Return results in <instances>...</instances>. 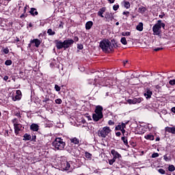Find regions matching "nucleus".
Instances as JSON below:
<instances>
[{"mask_svg":"<svg viewBox=\"0 0 175 175\" xmlns=\"http://www.w3.org/2000/svg\"><path fill=\"white\" fill-rule=\"evenodd\" d=\"M100 47L105 53H110L113 50V45H111V42L109 40H105L100 42Z\"/></svg>","mask_w":175,"mask_h":175,"instance_id":"1","label":"nucleus"},{"mask_svg":"<svg viewBox=\"0 0 175 175\" xmlns=\"http://www.w3.org/2000/svg\"><path fill=\"white\" fill-rule=\"evenodd\" d=\"M161 28H165V23H162V21L159 20L152 27L153 35L160 36L161 32H162L161 30Z\"/></svg>","mask_w":175,"mask_h":175,"instance_id":"2","label":"nucleus"},{"mask_svg":"<svg viewBox=\"0 0 175 175\" xmlns=\"http://www.w3.org/2000/svg\"><path fill=\"white\" fill-rule=\"evenodd\" d=\"M103 111V107L102 106L98 105L95 109V113L93 114L92 118L94 121L98 122L101 118H103V113L102 111Z\"/></svg>","mask_w":175,"mask_h":175,"instance_id":"3","label":"nucleus"},{"mask_svg":"<svg viewBox=\"0 0 175 175\" xmlns=\"http://www.w3.org/2000/svg\"><path fill=\"white\" fill-rule=\"evenodd\" d=\"M65 142H64V139L57 137L55 139V141L53 142V146L56 148L57 150H64L65 148Z\"/></svg>","mask_w":175,"mask_h":175,"instance_id":"4","label":"nucleus"},{"mask_svg":"<svg viewBox=\"0 0 175 175\" xmlns=\"http://www.w3.org/2000/svg\"><path fill=\"white\" fill-rule=\"evenodd\" d=\"M111 132V129L109 126H105L101 130L98 131V135L99 137L105 138L106 136L109 135V133Z\"/></svg>","mask_w":175,"mask_h":175,"instance_id":"5","label":"nucleus"},{"mask_svg":"<svg viewBox=\"0 0 175 175\" xmlns=\"http://www.w3.org/2000/svg\"><path fill=\"white\" fill-rule=\"evenodd\" d=\"M12 122L14 124L15 133L16 135H18V132H20V131H21V128H23V126L21 125V124L17 122L16 118L12 120Z\"/></svg>","mask_w":175,"mask_h":175,"instance_id":"6","label":"nucleus"},{"mask_svg":"<svg viewBox=\"0 0 175 175\" xmlns=\"http://www.w3.org/2000/svg\"><path fill=\"white\" fill-rule=\"evenodd\" d=\"M64 44V49H68L71 44H73L75 43V41L72 39L66 40L63 42Z\"/></svg>","mask_w":175,"mask_h":175,"instance_id":"7","label":"nucleus"},{"mask_svg":"<svg viewBox=\"0 0 175 175\" xmlns=\"http://www.w3.org/2000/svg\"><path fill=\"white\" fill-rule=\"evenodd\" d=\"M55 43L56 44V47L58 50H61V49H65V46L64 44V42L59 40H55Z\"/></svg>","mask_w":175,"mask_h":175,"instance_id":"8","label":"nucleus"},{"mask_svg":"<svg viewBox=\"0 0 175 175\" xmlns=\"http://www.w3.org/2000/svg\"><path fill=\"white\" fill-rule=\"evenodd\" d=\"M111 154L113 155V159H117V158L120 159L121 158V154H120V153H118V152L116 151L114 149L111 150Z\"/></svg>","mask_w":175,"mask_h":175,"instance_id":"9","label":"nucleus"},{"mask_svg":"<svg viewBox=\"0 0 175 175\" xmlns=\"http://www.w3.org/2000/svg\"><path fill=\"white\" fill-rule=\"evenodd\" d=\"M30 129L31 131H33V132H38V131H39V125H38L37 124L33 123L30 126Z\"/></svg>","mask_w":175,"mask_h":175,"instance_id":"10","label":"nucleus"},{"mask_svg":"<svg viewBox=\"0 0 175 175\" xmlns=\"http://www.w3.org/2000/svg\"><path fill=\"white\" fill-rule=\"evenodd\" d=\"M144 95L146 98V99H150V98H151V96L152 95V92H151V90H147Z\"/></svg>","mask_w":175,"mask_h":175,"instance_id":"11","label":"nucleus"},{"mask_svg":"<svg viewBox=\"0 0 175 175\" xmlns=\"http://www.w3.org/2000/svg\"><path fill=\"white\" fill-rule=\"evenodd\" d=\"M31 43H34L36 47H39L40 46V40L38 39H33L31 41Z\"/></svg>","mask_w":175,"mask_h":175,"instance_id":"12","label":"nucleus"},{"mask_svg":"<svg viewBox=\"0 0 175 175\" xmlns=\"http://www.w3.org/2000/svg\"><path fill=\"white\" fill-rule=\"evenodd\" d=\"M166 132H169L170 133H175V127H166L165 128Z\"/></svg>","mask_w":175,"mask_h":175,"instance_id":"13","label":"nucleus"},{"mask_svg":"<svg viewBox=\"0 0 175 175\" xmlns=\"http://www.w3.org/2000/svg\"><path fill=\"white\" fill-rule=\"evenodd\" d=\"M143 100V98H135L133 99V105H136V103H141V102Z\"/></svg>","mask_w":175,"mask_h":175,"instance_id":"14","label":"nucleus"},{"mask_svg":"<svg viewBox=\"0 0 175 175\" xmlns=\"http://www.w3.org/2000/svg\"><path fill=\"white\" fill-rule=\"evenodd\" d=\"M92 25H94V23H92V21H88L85 24L86 29H91V27H92Z\"/></svg>","mask_w":175,"mask_h":175,"instance_id":"15","label":"nucleus"},{"mask_svg":"<svg viewBox=\"0 0 175 175\" xmlns=\"http://www.w3.org/2000/svg\"><path fill=\"white\" fill-rule=\"evenodd\" d=\"M64 170H69V169L70 168V163H69L68 161H66L64 164Z\"/></svg>","mask_w":175,"mask_h":175,"instance_id":"16","label":"nucleus"},{"mask_svg":"<svg viewBox=\"0 0 175 175\" xmlns=\"http://www.w3.org/2000/svg\"><path fill=\"white\" fill-rule=\"evenodd\" d=\"M29 13H31L32 14V16H38V11H36V9H35L33 8H31Z\"/></svg>","mask_w":175,"mask_h":175,"instance_id":"17","label":"nucleus"},{"mask_svg":"<svg viewBox=\"0 0 175 175\" xmlns=\"http://www.w3.org/2000/svg\"><path fill=\"white\" fill-rule=\"evenodd\" d=\"M136 29L139 31H143V23H139L137 26Z\"/></svg>","mask_w":175,"mask_h":175,"instance_id":"18","label":"nucleus"},{"mask_svg":"<svg viewBox=\"0 0 175 175\" xmlns=\"http://www.w3.org/2000/svg\"><path fill=\"white\" fill-rule=\"evenodd\" d=\"M145 139L147 140H154V135L150 134L146 135H145Z\"/></svg>","mask_w":175,"mask_h":175,"instance_id":"19","label":"nucleus"},{"mask_svg":"<svg viewBox=\"0 0 175 175\" xmlns=\"http://www.w3.org/2000/svg\"><path fill=\"white\" fill-rule=\"evenodd\" d=\"M23 137H24L23 140H31V135L27 133L25 134Z\"/></svg>","mask_w":175,"mask_h":175,"instance_id":"20","label":"nucleus"},{"mask_svg":"<svg viewBox=\"0 0 175 175\" xmlns=\"http://www.w3.org/2000/svg\"><path fill=\"white\" fill-rule=\"evenodd\" d=\"M71 143H74V144H79V141L77 138L75 137L70 139Z\"/></svg>","mask_w":175,"mask_h":175,"instance_id":"21","label":"nucleus"},{"mask_svg":"<svg viewBox=\"0 0 175 175\" xmlns=\"http://www.w3.org/2000/svg\"><path fill=\"white\" fill-rule=\"evenodd\" d=\"M103 13H105V9L103 8L98 11V16H100V17H103Z\"/></svg>","mask_w":175,"mask_h":175,"instance_id":"22","label":"nucleus"},{"mask_svg":"<svg viewBox=\"0 0 175 175\" xmlns=\"http://www.w3.org/2000/svg\"><path fill=\"white\" fill-rule=\"evenodd\" d=\"M122 140L124 142V144H125V146H128V139H126V137H122Z\"/></svg>","mask_w":175,"mask_h":175,"instance_id":"23","label":"nucleus"},{"mask_svg":"<svg viewBox=\"0 0 175 175\" xmlns=\"http://www.w3.org/2000/svg\"><path fill=\"white\" fill-rule=\"evenodd\" d=\"M124 8H126V9H129L131 8V3L129 1L124 2Z\"/></svg>","mask_w":175,"mask_h":175,"instance_id":"24","label":"nucleus"},{"mask_svg":"<svg viewBox=\"0 0 175 175\" xmlns=\"http://www.w3.org/2000/svg\"><path fill=\"white\" fill-rule=\"evenodd\" d=\"M120 42L121 43H122V44H126L128 43L126 42V38H125V37L122 38Z\"/></svg>","mask_w":175,"mask_h":175,"instance_id":"25","label":"nucleus"},{"mask_svg":"<svg viewBox=\"0 0 175 175\" xmlns=\"http://www.w3.org/2000/svg\"><path fill=\"white\" fill-rule=\"evenodd\" d=\"M168 170H169V172H174V170H175L174 165H170L168 167Z\"/></svg>","mask_w":175,"mask_h":175,"instance_id":"26","label":"nucleus"},{"mask_svg":"<svg viewBox=\"0 0 175 175\" xmlns=\"http://www.w3.org/2000/svg\"><path fill=\"white\" fill-rule=\"evenodd\" d=\"M47 33H49V35H55V32L53 31L51 29H48Z\"/></svg>","mask_w":175,"mask_h":175,"instance_id":"27","label":"nucleus"},{"mask_svg":"<svg viewBox=\"0 0 175 175\" xmlns=\"http://www.w3.org/2000/svg\"><path fill=\"white\" fill-rule=\"evenodd\" d=\"M85 158H88V159H91V157H92V155L90 153L85 152Z\"/></svg>","mask_w":175,"mask_h":175,"instance_id":"28","label":"nucleus"},{"mask_svg":"<svg viewBox=\"0 0 175 175\" xmlns=\"http://www.w3.org/2000/svg\"><path fill=\"white\" fill-rule=\"evenodd\" d=\"M139 10L140 13H145L146 9V8L142 7V8H139Z\"/></svg>","mask_w":175,"mask_h":175,"instance_id":"29","label":"nucleus"},{"mask_svg":"<svg viewBox=\"0 0 175 175\" xmlns=\"http://www.w3.org/2000/svg\"><path fill=\"white\" fill-rule=\"evenodd\" d=\"M122 35V36H129L131 35V32L129 31L123 32Z\"/></svg>","mask_w":175,"mask_h":175,"instance_id":"30","label":"nucleus"},{"mask_svg":"<svg viewBox=\"0 0 175 175\" xmlns=\"http://www.w3.org/2000/svg\"><path fill=\"white\" fill-rule=\"evenodd\" d=\"M55 103H57V105H61L62 103V100H61V98H57L55 100Z\"/></svg>","mask_w":175,"mask_h":175,"instance_id":"31","label":"nucleus"},{"mask_svg":"<svg viewBox=\"0 0 175 175\" xmlns=\"http://www.w3.org/2000/svg\"><path fill=\"white\" fill-rule=\"evenodd\" d=\"M5 65H7V66H9L12 65V60L5 61Z\"/></svg>","mask_w":175,"mask_h":175,"instance_id":"32","label":"nucleus"},{"mask_svg":"<svg viewBox=\"0 0 175 175\" xmlns=\"http://www.w3.org/2000/svg\"><path fill=\"white\" fill-rule=\"evenodd\" d=\"M158 172H159V173H160L161 174H165V170H163V169H162V168L159 169Z\"/></svg>","mask_w":175,"mask_h":175,"instance_id":"33","label":"nucleus"},{"mask_svg":"<svg viewBox=\"0 0 175 175\" xmlns=\"http://www.w3.org/2000/svg\"><path fill=\"white\" fill-rule=\"evenodd\" d=\"M114 162H116V159H114V158H113L112 159L109 160V163L110 165H113V163H114Z\"/></svg>","mask_w":175,"mask_h":175,"instance_id":"34","label":"nucleus"},{"mask_svg":"<svg viewBox=\"0 0 175 175\" xmlns=\"http://www.w3.org/2000/svg\"><path fill=\"white\" fill-rule=\"evenodd\" d=\"M169 84H170V85H175V79L170 80Z\"/></svg>","mask_w":175,"mask_h":175,"instance_id":"35","label":"nucleus"},{"mask_svg":"<svg viewBox=\"0 0 175 175\" xmlns=\"http://www.w3.org/2000/svg\"><path fill=\"white\" fill-rule=\"evenodd\" d=\"M122 127L121 124H119V125H118V126L116 127V131H122Z\"/></svg>","mask_w":175,"mask_h":175,"instance_id":"36","label":"nucleus"},{"mask_svg":"<svg viewBox=\"0 0 175 175\" xmlns=\"http://www.w3.org/2000/svg\"><path fill=\"white\" fill-rule=\"evenodd\" d=\"M120 8V5H114L113 6V10L116 11V10H118V8Z\"/></svg>","mask_w":175,"mask_h":175,"instance_id":"37","label":"nucleus"},{"mask_svg":"<svg viewBox=\"0 0 175 175\" xmlns=\"http://www.w3.org/2000/svg\"><path fill=\"white\" fill-rule=\"evenodd\" d=\"M55 91L59 92V91H61V88L59 86H58V85H55Z\"/></svg>","mask_w":175,"mask_h":175,"instance_id":"38","label":"nucleus"},{"mask_svg":"<svg viewBox=\"0 0 175 175\" xmlns=\"http://www.w3.org/2000/svg\"><path fill=\"white\" fill-rule=\"evenodd\" d=\"M158 157H159V154L158 153H153L152 154V158H158Z\"/></svg>","mask_w":175,"mask_h":175,"instance_id":"39","label":"nucleus"},{"mask_svg":"<svg viewBox=\"0 0 175 175\" xmlns=\"http://www.w3.org/2000/svg\"><path fill=\"white\" fill-rule=\"evenodd\" d=\"M120 125L122 126V129H125V128H126V124H125L124 122H122Z\"/></svg>","mask_w":175,"mask_h":175,"instance_id":"40","label":"nucleus"},{"mask_svg":"<svg viewBox=\"0 0 175 175\" xmlns=\"http://www.w3.org/2000/svg\"><path fill=\"white\" fill-rule=\"evenodd\" d=\"M154 51H159L160 50H163V48L161 47V48H155L153 49Z\"/></svg>","mask_w":175,"mask_h":175,"instance_id":"41","label":"nucleus"},{"mask_svg":"<svg viewBox=\"0 0 175 175\" xmlns=\"http://www.w3.org/2000/svg\"><path fill=\"white\" fill-rule=\"evenodd\" d=\"M3 53L5 54H9V49H3Z\"/></svg>","mask_w":175,"mask_h":175,"instance_id":"42","label":"nucleus"},{"mask_svg":"<svg viewBox=\"0 0 175 175\" xmlns=\"http://www.w3.org/2000/svg\"><path fill=\"white\" fill-rule=\"evenodd\" d=\"M77 49H79V50H83V45H81V44H78Z\"/></svg>","mask_w":175,"mask_h":175,"instance_id":"43","label":"nucleus"},{"mask_svg":"<svg viewBox=\"0 0 175 175\" xmlns=\"http://www.w3.org/2000/svg\"><path fill=\"white\" fill-rule=\"evenodd\" d=\"M121 132L123 134V136H125V133H126V131H125V129H122Z\"/></svg>","mask_w":175,"mask_h":175,"instance_id":"44","label":"nucleus"},{"mask_svg":"<svg viewBox=\"0 0 175 175\" xmlns=\"http://www.w3.org/2000/svg\"><path fill=\"white\" fill-rule=\"evenodd\" d=\"M128 103H129V105H133V100L129 99L128 100Z\"/></svg>","mask_w":175,"mask_h":175,"instance_id":"45","label":"nucleus"},{"mask_svg":"<svg viewBox=\"0 0 175 175\" xmlns=\"http://www.w3.org/2000/svg\"><path fill=\"white\" fill-rule=\"evenodd\" d=\"M19 99H20V96L16 95V96H15V99H14V100H19Z\"/></svg>","mask_w":175,"mask_h":175,"instance_id":"46","label":"nucleus"},{"mask_svg":"<svg viewBox=\"0 0 175 175\" xmlns=\"http://www.w3.org/2000/svg\"><path fill=\"white\" fill-rule=\"evenodd\" d=\"M108 124H109V125H114V122H113L112 120H109L108 122Z\"/></svg>","mask_w":175,"mask_h":175,"instance_id":"47","label":"nucleus"},{"mask_svg":"<svg viewBox=\"0 0 175 175\" xmlns=\"http://www.w3.org/2000/svg\"><path fill=\"white\" fill-rule=\"evenodd\" d=\"M163 158H164V160H165V161H169V157H167V156L164 155V156H163Z\"/></svg>","mask_w":175,"mask_h":175,"instance_id":"48","label":"nucleus"},{"mask_svg":"<svg viewBox=\"0 0 175 175\" xmlns=\"http://www.w3.org/2000/svg\"><path fill=\"white\" fill-rule=\"evenodd\" d=\"M3 80H5V81L9 80V77H8V76H5V77H3Z\"/></svg>","mask_w":175,"mask_h":175,"instance_id":"49","label":"nucleus"},{"mask_svg":"<svg viewBox=\"0 0 175 175\" xmlns=\"http://www.w3.org/2000/svg\"><path fill=\"white\" fill-rule=\"evenodd\" d=\"M123 14H124V16H128V14H129V12H123Z\"/></svg>","mask_w":175,"mask_h":175,"instance_id":"50","label":"nucleus"},{"mask_svg":"<svg viewBox=\"0 0 175 175\" xmlns=\"http://www.w3.org/2000/svg\"><path fill=\"white\" fill-rule=\"evenodd\" d=\"M116 135V136H121V132H117Z\"/></svg>","mask_w":175,"mask_h":175,"instance_id":"51","label":"nucleus"},{"mask_svg":"<svg viewBox=\"0 0 175 175\" xmlns=\"http://www.w3.org/2000/svg\"><path fill=\"white\" fill-rule=\"evenodd\" d=\"M74 40H75V42H79V37H75Z\"/></svg>","mask_w":175,"mask_h":175,"instance_id":"52","label":"nucleus"},{"mask_svg":"<svg viewBox=\"0 0 175 175\" xmlns=\"http://www.w3.org/2000/svg\"><path fill=\"white\" fill-rule=\"evenodd\" d=\"M171 111H172V113H175V107H172Z\"/></svg>","mask_w":175,"mask_h":175,"instance_id":"53","label":"nucleus"},{"mask_svg":"<svg viewBox=\"0 0 175 175\" xmlns=\"http://www.w3.org/2000/svg\"><path fill=\"white\" fill-rule=\"evenodd\" d=\"M16 94H17V95H20V94H21V91L17 90Z\"/></svg>","mask_w":175,"mask_h":175,"instance_id":"54","label":"nucleus"},{"mask_svg":"<svg viewBox=\"0 0 175 175\" xmlns=\"http://www.w3.org/2000/svg\"><path fill=\"white\" fill-rule=\"evenodd\" d=\"M108 1L111 3H114V1H116V0H108Z\"/></svg>","mask_w":175,"mask_h":175,"instance_id":"55","label":"nucleus"},{"mask_svg":"<svg viewBox=\"0 0 175 175\" xmlns=\"http://www.w3.org/2000/svg\"><path fill=\"white\" fill-rule=\"evenodd\" d=\"M124 65H125L126 64H128V60H126L125 62H123Z\"/></svg>","mask_w":175,"mask_h":175,"instance_id":"56","label":"nucleus"},{"mask_svg":"<svg viewBox=\"0 0 175 175\" xmlns=\"http://www.w3.org/2000/svg\"><path fill=\"white\" fill-rule=\"evenodd\" d=\"M129 122V121H126L124 124H125V125H128Z\"/></svg>","mask_w":175,"mask_h":175,"instance_id":"57","label":"nucleus"},{"mask_svg":"<svg viewBox=\"0 0 175 175\" xmlns=\"http://www.w3.org/2000/svg\"><path fill=\"white\" fill-rule=\"evenodd\" d=\"M116 25H120V23L117 22V23H116Z\"/></svg>","mask_w":175,"mask_h":175,"instance_id":"58","label":"nucleus"},{"mask_svg":"<svg viewBox=\"0 0 175 175\" xmlns=\"http://www.w3.org/2000/svg\"><path fill=\"white\" fill-rule=\"evenodd\" d=\"M125 136H128V133L126 132V133L124 134V137Z\"/></svg>","mask_w":175,"mask_h":175,"instance_id":"59","label":"nucleus"},{"mask_svg":"<svg viewBox=\"0 0 175 175\" xmlns=\"http://www.w3.org/2000/svg\"><path fill=\"white\" fill-rule=\"evenodd\" d=\"M159 17H161V18H162V17H163V16L159 15Z\"/></svg>","mask_w":175,"mask_h":175,"instance_id":"60","label":"nucleus"},{"mask_svg":"<svg viewBox=\"0 0 175 175\" xmlns=\"http://www.w3.org/2000/svg\"><path fill=\"white\" fill-rule=\"evenodd\" d=\"M156 140H157V142H159V138H157Z\"/></svg>","mask_w":175,"mask_h":175,"instance_id":"61","label":"nucleus"},{"mask_svg":"<svg viewBox=\"0 0 175 175\" xmlns=\"http://www.w3.org/2000/svg\"><path fill=\"white\" fill-rule=\"evenodd\" d=\"M47 100H44V102H47Z\"/></svg>","mask_w":175,"mask_h":175,"instance_id":"62","label":"nucleus"},{"mask_svg":"<svg viewBox=\"0 0 175 175\" xmlns=\"http://www.w3.org/2000/svg\"><path fill=\"white\" fill-rule=\"evenodd\" d=\"M150 76H152V72L150 73Z\"/></svg>","mask_w":175,"mask_h":175,"instance_id":"63","label":"nucleus"},{"mask_svg":"<svg viewBox=\"0 0 175 175\" xmlns=\"http://www.w3.org/2000/svg\"><path fill=\"white\" fill-rule=\"evenodd\" d=\"M0 116H1V112H0Z\"/></svg>","mask_w":175,"mask_h":175,"instance_id":"64","label":"nucleus"}]
</instances>
